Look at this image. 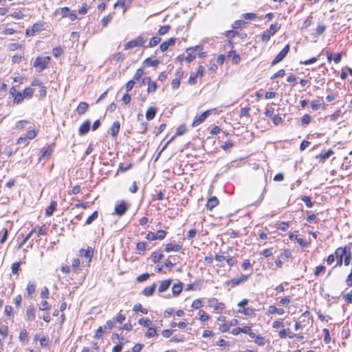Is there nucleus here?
<instances>
[{"instance_id": "36", "label": "nucleus", "mask_w": 352, "mask_h": 352, "mask_svg": "<svg viewBox=\"0 0 352 352\" xmlns=\"http://www.w3.org/2000/svg\"><path fill=\"white\" fill-rule=\"evenodd\" d=\"M301 200L305 202L307 208H312L314 206L313 202L311 201V198L308 196L304 195L301 197Z\"/></svg>"}, {"instance_id": "35", "label": "nucleus", "mask_w": 352, "mask_h": 352, "mask_svg": "<svg viewBox=\"0 0 352 352\" xmlns=\"http://www.w3.org/2000/svg\"><path fill=\"white\" fill-rule=\"evenodd\" d=\"M239 312L241 314H243L245 316H252L254 314V310L251 307H246L242 309H239Z\"/></svg>"}, {"instance_id": "28", "label": "nucleus", "mask_w": 352, "mask_h": 352, "mask_svg": "<svg viewBox=\"0 0 352 352\" xmlns=\"http://www.w3.org/2000/svg\"><path fill=\"white\" fill-rule=\"evenodd\" d=\"M159 64L160 61L158 60H152L151 58H147L144 61V65L147 67H157Z\"/></svg>"}, {"instance_id": "45", "label": "nucleus", "mask_w": 352, "mask_h": 352, "mask_svg": "<svg viewBox=\"0 0 352 352\" xmlns=\"http://www.w3.org/2000/svg\"><path fill=\"white\" fill-rule=\"evenodd\" d=\"M43 28V24L41 23H35L31 28L32 31L34 33L41 31Z\"/></svg>"}, {"instance_id": "48", "label": "nucleus", "mask_w": 352, "mask_h": 352, "mask_svg": "<svg viewBox=\"0 0 352 352\" xmlns=\"http://www.w3.org/2000/svg\"><path fill=\"white\" fill-rule=\"evenodd\" d=\"M186 131V126L184 124H181L177 128L175 135H182Z\"/></svg>"}, {"instance_id": "40", "label": "nucleus", "mask_w": 352, "mask_h": 352, "mask_svg": "<svg viewBox=\"0 0 352 352\" xmlns=\"http://www.w3.org/2000/svg\"><path fill=\"white\" fill-rule=\"evenodd\" d=\"M22 93L24 95V98H30L33 96L34 90L31 87H27Z\"/></svg>"}, {"instance_id": "32", "label": "nucleus", "mask_w": 352, "mask_h": 352, "mask_svg": "<svg viewBox=\"0 0 352 352\" xmlns=\"http://www.w3.org/2000/svg\"><path fill=\"white\" fill-rule=\"evenodd\" d=\"M98 217V212H94L86 220L85 225H90Z\"/></svg>"}, {"instance_id": "63", "label": "nucleus", "mask_w": 352, "mask_h": 352, "mask_svg": "<svg viewBox=\"0 0 352 352\" xmlns=\"http://www.w3.org/2000/svg\"><path fill=\"white\" fill-rule=\"evenodd\" d=\"M243 17L245 20H254L256 18V15L254 13H245L243 14Z\"/></svg>"}, {"instance_id": "17", "label": "nucleus", "mask_w": 352, "mask_h": 352, "mask_svg": "<svg viewBox=\"0 0 352 352\" xmlns=\"http://www.w3.org/2000/svg\"><path fill=\"white\" fill-rule=\"evenodd\" d=\"M171 283V279H167L162 281L159 286L158 292L160 293L166 292L169 288Z\"/></svg>"}, {"instance_id": "58", "label": "nucleus", "mask_w": 352, "mask_h": 352, "mask_svg": "<svg viewBox=\"0 0 352 352\" xmlns=\"http://www.w3.org/2000/svg\"><path fill=\"white\" fill-rule=\"evenodd\" d=\"M311 19H312L311 16H309V17H307L306 19V20L304 21L301 29H307L308 27H309L312 23Z\"/></svg>"}, {"instance_id": "26", "label": "nucleus", "mask_w": 352, "mask_h": 352, "mask_svg": "<svg viewBox=\"0 0 352 352\" xmlns=\"http://www.w3.org/2000/svg\"><path fill=\"white\" fill-rule=\"evenodd\" d=\"M232 58V61L234 64H237L239 63L241 58L239 54H236L234 50H230L228 53V58Z\"/></svg>"}, {"instance_id": "7", "label": "nucleus", "mask_w": 352, "mask_h": 352, "mask_svg": "<svg viewBox=\"0 0 352 352\" xmlns=\"http://www.w3.org/2000/svg\"><path fill=\"white\" fill-rule=\"evenodd\" d=\"M249 276L248 275H241L239 278H232L231 280H227L225 284L227 285H230L231 287H234L240 284L245 283L248 279Z\"/></svg>"}, {"instance_id": "29", "label": "nucleus", "mask_w": 352, "mask_h": 352, "mask_svg": "<svg viewBox=\"0 0 352 352\" xmlns=\"http://www.w3.org/2000/svg\"><path fill=\"white\" fill-rule=\"evenodd\" d=\"M36 284L32 282H29L26 287V291L28 297H32V295L35 292Z\"/></svg>"}, {"instance_id": "2", "label": "nucleus", "mask_w": 352, "mask_h": 352, "mask_svg": "<svg viewBox=\"0 0 352 352\" xmlns=\"http://www.w3.org/2000/svg\"><path fill=\"white\" fill-rule=\"evenodd\" d=\"M50 60V56H38L34 62V67L36 68L38 72H41L47 67Z\"/></svg>"}, {"instance_id": "42", "label": "nucleus", "mask_w": 352, "mask_h": 352, "mask_svg": "<svg viewBox=\"0 0 352 352\" xmlns=\"http://www.w3.org/2000/svg\"><path fill=\"white\" fill-rule=\"evenodd\" d=\"M325 29L326 26L324 25H319L316 30V33L314 34V36L317 37L319 35L322 34L325 31Z\"/></svg>"}, {"instance_id": "1", "label": "nucleus", "mask_w": 352, "mask_h": 352, "mask_svg": "<svg viewBox=\"0 0 352 352\" xmlns=\"http://www.w3.org/2000/svg\"><path fill=\"white\" fill-rule=\"evenodd\" d=\"M143 74L144 70L142 68H139L136 70L134 74V79L137 81L138 86L142 87L143 85L147 83V92L148 94L155 92L157 88V82L155 81H152L150 76H146L144 78V80H140V78L142 76Z\"/></svg>"}, {"instance_id": "33", "label": "nucleus", "mask_w": 352, "mask_h": 352, "mask_svg": "<svg viewBox=\"0 0 352 352\" xmlns=\"http://www.w3.org/2000/svg\"><path fill=\"white\" fill-rule=\"evenodd\" d=\"M146 243L144 241H140L137 243V250L138 251L139 254H144L145 250H146Z\"/></svg>"}, {"instance_id": "8", "label": "nucleus", "mask_w": 352, "mask_h": 352, "mask_svg": "<svg viewBox=\"0 0 352 352\" xmlns=\"http://www.w3.org/2000/svg\"><path fill=\"white\" fill-rule=\"evenodd\" d=\"M208 302L210 307L214 308L218 312L222 311L225 308V305L222 302H219L218 300L215 298L209 299Z\"/></svg>"}, {"instance_id": "49", "label": "nucleus", "mask_w": 352, "mask_h": 352, "mask_svg": "<svg viewBox=\"0 0 352 352\" xmlns=\"http://www.w3.org/2000/svg\"><path fill=\"white\" fill-rule=\"evenodd\" d=\"M311 122V116L309 114H305L301 118V123L302 125H307Z\"/></svg>"}, {"instance_id": "50", "label": "nucleus", "mask_w": 352, "mask_h": 352, "mask_svg": "<svg viewBox=\"0 0 352 352\" xmlns=\"http://www.w3.org/2000/svg\"><path fill=\"white\" fill-rule=\"evenodd\" d=\"M198 314L199 316V319L203 322L206 321L209 319L208 314L203 310L199 311Z\"/></svg>"}, {"instance_id": "12", "label": "nucleus", "mask_w": 352, "mask_h": 352, "mask_svg": "<svg viewBox=\"0 0 352 352\" xmlns=\"http://www.w3.org/2000/svg\"><path fill=\"white\" fill-rule=\"evenodd\" d=\"M343 249L346 250V253L344 255V264L348 266L351 263V247L350 245H345Z\"/></svg>"}, {"instance_id": "56", "label": "nucleus", "mask_w": 352, "mask_h": 352, "mask_svg": "<svg viewBox=\"0 0 352 352\" xmlns=\"http://www.w3.org/2000/svg\"><path fill=\"white\" fill-rule=\"evenodd\" d=\"M271 34L268 32L265 31L261 35V41L264 43H267L270 41Z\"/></svg>"}, {"instance_id": "38", "label": "nucleus", "mask_w": 352, "mask_h": 352, "mask_svg": "<svg viewBox=\"0 0 352 352\" xmlns=\"http://www.w3.org/2000/svg\"><path fill=\"white\" fill-rule=\"evenodd\" d=\"M138 323L145 327H149L151 325L152 322L149 319L142 318L139 320Z\"/></svg>"}, {"instance_id": "6", "label": "nucleus", "mask_w": 352, "mask_h": 352, "mask_svg": "<svg viewBox=\"0 0 352 352\" xmlns=\"http://www.w3.org/2000/svg\"><path fill=\"white\" fill-rule=\"evenodd\" d=\"M289 51V45H286L284 48L278 54V55L274 58L272 62L271 63L272 66H274L280 61H282Z\"/></svg>"}, {"instance_id": "20", "label": "nucleus", "mask_w": 352, "mask_h": 352, "mask_svg": "<svg viewBox=\"0 0 352 352\" xmlns=\"http://www.w3.org/2000/svg\"><path fill=\"white\" fill-rule=\"evenodd\" d=\"M156 113H157V108H155L154 107H150L147 109L146 113V120H153L155 118Z\"/></svg>"}, {"instance_id": "18", "label": "nucleus", "mask_w": 352, "mask_h": 352, "mask_svg": "<svg viewBox=\"0 0 352 352\" xmlns=\"http://www.w3.org/2000/svg\"><path fill=\"white\" fill-rule=\"evenodd\" d=\"M120 129V124L118 121H116L113 123L110 128V133L113 137H116L118 134Z\"/></svg>"}, {"instance_id": "11", "label": "nucleus", "mask_w": 352, "mask_h": 352, "mask_svg": "<svg viewBox=\"0 0 352 352\" xmlns=\"http://www.w3.org/2000/svg\"><path fill=\"white\" fill-rule=\"evenodd\" d=\"M25 316L28 321H34L35 320L36 314L34 305L31 304L28 307Z\"/></svg>"}, {"instance_id": "62", "label": "nucleus", "mask_w": 352, "mask_h": 352, "mask_svg": "<svg viewBox=\"0 0 352 352\" xmlns=\"http://www.w3.org/2000/svg\"><path fill=\"white\" fill-rule=\"evenodd\" d=\"M155 234L158 240H162L165 238L166 232L163 230H159Z\"/></svg>"}, {"instance_id": "41", "label": "nucleus", "mask_w": 352, "mask_h": 352, "mask_svg": "<svg viewBox=\"0 0 352 352\" xmlns=\"http://www.w3.org/2000/svg\"><path fill=\"white\" fill-rule=\"evenodd\" d=\"M24 95L22 92H18L14 96V102L16 104L21 103L24 99Z\"/></svg>"}, {"instance_id": "3", "label": "nucleus", "mask_w": 352, "mask_h": 352, "mask_svg": "<svg viewBox=\"0 0 352 352\" xmlns=\"http://www.w3.org/2000/svg\"><path fill=\"white\" fill-rule=\"evenodd\" d=\"M147 38L142 35L138 36L135 39L127 42L124 45V50H129L135 47H142L146 42Z\"/></svg>"}, {"instance_id": "23", "label": "nucleus", "mask_w": 352, "mask_h": 352, "mask_svg": "<svg viewBox=\"0 0 352 352\" xmlns=\"http://www.w3.org/2000/svg\"><path fill=\"white\" fill-rule=\"evenodd\" d=\"M182 291V283L179 282V283H175L173 285L172 295L173 296H178L179 294H180Z\"/></svg>"}, {"instance_id": "25", "label": "nucleus", "mask_w": 352, "mask_h": 352, "mask_svg": "<svg viewBox=\"0 0 352 352\" xmlns=\"http://www.w3.org/2000/svg\"><path fill=\"white\" fill-rule=\"evenodd\" d=\"M57 206V203L55 201H52L50 206L47 208L45 210V215L47 217L52 216L54 213V210H56Z\"/></svg>"}, {"instance_id": "39", "label": "nucleus", "mask_w": 352, "mask_h": 352, "mask_svg": "<svg viewBox=\"0 0 352 352\" xmlns=\"http://www.w3.org/2000/svg\"><path fill=\"white\" fill-rule=\"evenodd\" d=\"M161 41V38L159 36H153L149 42L148 46L149 47H153L156 46Z\"/></svg>"}, {"instance_id": "9", "label": "nucleus", "mask_w": 352, "mask_h": 352, "mask_svg": "<svg viewBox=\"0 0 352 352\" xmlns=\"http://www.w3.org/2000/svg\"><path fill=\"white\" fill-rule=\"evenodd\" d=\"M345 253H346V250L343 249L342 247H340L336 249L335 254L337 257V263H336V266L341 267L342 265L343 258H344V255L345 254Z\"/></svg>"}, {"instance_id": "24", "label": "nucleus", "mask_w": 352, "mask_h": 352, "mask_svg": "<svg viewBox=\"0 0 352 352\" xmlns=\"http://www.w3.org/2000/svg\"><path fill=\"white\" fill-rule=\"evenodd\" d=\"M156 287V284L153 283L152 285L149 287H145L142 291V294L145 296H151L153 294L155 289Z\"/></svg>"}, {"instance_id": "13", "label": "nucleus", "mask_w": 352, "mask_h": 352, "mask_svg": "<svg viewBox=\"0 0 352 352\" xmlns=\"http://www.w3.org/2000/svg\"><path fill=\"white\" fill-rule=\"evenodd\" d=\"M91 123L89 120L84 122L78 129V134L80 135H84L87 134L90 129Z\"/></svg>"}, {"instance_id": "57", "label": "nucleus", "mask_w": 352, "mask_h": 352, "mask_svg": "<svg viewBox=\"0 0 352 352\" xmlns=\"http://www.w3.org/2000/svg\"><path fill=\"white\" fill-rule=\"evenodd\" d=\"M150 275L148 273L142 274L137 277V281L142 283L146 280L149 278Z\"/></svg>"}, {"instance_id": "55", "label": "nucleus", "mask_w": 352, "mask_h": 352, "mask_svg": "<svg viewBox=\"0 0 352 352\" xmlns=\"http://www.w3.org/2000/svg\"><path fill=\"white\" fill-rule=\"evenodd\" d=\"M245 23V22L243 20H237L234 22L232 25V28L233 29H238L241 28L242 25H243Z\"/></svg>"}, {"instance_id": "44", "label": "nucleus", "mask_w": 352, "mask_h": 352, "mask_svg": "<svg viewBox=\"0 0 352 352\" xmlns=\"http://www.w3.org/2000/svg\"><path fill=\"white\" fill-rule=\"evenodd\" d=\"M135 84H137V81L134 78L129 80L126 84V91L127 92L130 91Z\"/></svg>"}, {"instance_id": "16", "label": "nucleus", "mask_w": 352, "mask_h": 352, "mask_svg": "<svg viewBox=\"0 0 352 352\" xmlns=\"http://www.w3.org/2000/svg\"><path fill=\"white\" fill-rule=\"evenodd\" d=\"M88 108H89L88 103H87L85 102H80L76 108V111H77L78 114L83 115L86 113Z\"/></svg>"}, {"instance_id": "61", "label": "nucleus", "mask_w": 352, "mask_h": 352, "mask_svg": "<svg viewBox=\"0 0 352 352\" xmlns=\"http://www.w3.org/2000/svg\"><path fill=\"white\" fill-rule=\"evenodd\" d=\"M202 307V302L199 299H196L192 302V307L195 309H198Z\"/></svg>"}, {"instance_id": "30", "label": "nucleus", "mask_w": 352, "mask_h": 352, "mask_svg": "<svg viewBox=\"0 0 352 352\" xmlns=\"http://www.w3.org/2000/svg\"><path fill=\"white\" fill-rule=\"evenodd\" d=\"M194 52V48L189 47L186 50V53L188 54L187 56L185 57V60L188 63H190L193 60L195 56L192 54Z\"/></svg>"}, {"instance_id": "34", "label": "nucleus", "mask_w": 352, "mask_h": 352, "mask_svg": "<svg viewBox=\"0 0 352 352\" xmlns=\"http://www.w3.org/2000/svg\"><path fill=\"white\" fill-rule=\"evenodd\" d=\"M280 28V25H278V23H274V24H272L270 27V28L268 30H267L266 31L268 32V33H270L272 36L275 34L276 32L278 30V29Z\"/></svg>"}, {"instance_id": "21", "label": "nucleus", "mask_w": 352, "mask_h": 352, "mask_svg": "<svg viewBox=\"0 0 352 352\" xmlns=\"http://www.w3.org/2000/svg\"><path fill=\"white\" fill-rule=\"evenodd\" d=\"M130 6V0H118L116 3L114 4L113 7L116 8L117 7H121L124 8V12L129 8Z\"/></svg>"}, {"instance_id": "59", "label": "nucleus", "mask_w": 352, "mask_h": 352, "mask_svg": "<svg viewBox=\"0 0 352 352\" xmlns=\"http://www.w3.org/2000/svg\"><path fill=\"white\" fill-rule=\"evenodd\" d=\"M323 331H324V342L326 344H328L331 341L329 331V330L327 329H324L323 330Z\"/></svg>"}, {"instance_id": "19", "label": "nucleus", "mask_w": 352, "mask_h": 352, "mask_svg": "<svg viewBox=\"0 0 352 352\" xmlns=\"http://www.w3.org/2000/svg\"><path fill=\"white\" fill-rule=\"evenodd\" d=\"M182 249V245L173 244L171 243L166 244L165 251L170 252L171 251L179 252Z\"/></svg>"}, {"instance_id": "53", "label": "nucleus", "mask_w": 352, "mask_h": 352, "mask_svg": "<svg viewBox=\"0 0 352 352\" xmlns=\"http://www.w3.org/2000/svg\"><path fill=\"white\" fill-rule=\"evenodd\" d=\"M326 270V267L324 265H320L316 267L314 275L316 276H318L321 273L324 272Z\"/></svg>"}, {"instance_id": "51", "label": "nucleus", "mask_w": 352, "mask_h": 352, "mask_svg": "<svg viewBox=\"0 0 352 352\" xmlns=\"http://www.w3.org/2000/svg\"><path fill=\"white\" fill-rule=\"evenodd\" d=\"M170 26L169 25H166L164 26H162L159 30L158 33L160 35H164L168 32V31L170 30Z\"/></svg>"}, {"instance_id": "27", "label": "nucleus", "mask_w": 352, "mask_h": 352, "mask_svg": "<svg viewBox=\"0 0 352 352\" xmlns=\"http://www.w3.org/2000/svg\"><path fill=\"white\" fill-rule=\"evenodd\" d=\"M333 154V151L331 149H329L327 151L324 153H321L319 155H316V158L325 160L327 159H329Z\"/></svg>"}, {"instance_id": "47", "label": "nucleus", "mask_w": 352, "mask_h": 352, "mask_svg": "<svg viewBox=\"0 0 352 352\" xmlns=\"http://www.w3.org/2000/svg\"><path fill=\"white\" fill-rule=\"evenodd\" d=\"M170 327H178L179 329H184L186 328L187 327V324L186 322H179L178 323L175 322H173L171 324H170Z\"/></svg>"}, {"instance_id": "5", "label": "nucleus", "mask_w": 352, "mask_h": 352, "mask_svg": "<svg viewBox=\"0 0 352 352\" xmlns=\"http://www.w3.org/2000/svg\"><path fill=\"white\" fill-rule=\"evenodd\" d=\"M214 110V109H209L202 113L200 116H197L192 123V126L193 127H195L201 124L208 118V116L210 115L211 113Z\"/></svg>"}, {"instance_id": "46", "label": "nucleus", "mask_w": 352, "mask_h": 352, "mask_svg": "<svg viewBox=\"0 0 352 352\" xmlns=\"http://www.w3.org/2000/svg\"><path fill=\"white\" fill-rule=\"evenodd\" d=\"M20 270V263L16 262L12 264L11 266V270L12 273L14 274H17L19 273V271Z\"/></svg>"}, {"instance_id": "22", "label": "nucleus", "mask_w": 352, "mask_h": 352, "mask_svg": "<svg viewBox=\"0 0 352 352\" xmlns=\"http://www.w3.org/2000/svg\"><path fill=\"white\" fill-rule=\"evenodd\" d=\"M267 312L270 314H277L278 315H283L285 313V311L283 308H278L274 305H271L269 307Z\"/></svg>"}, {"instance_id": "14", "label": "nucleus", "mask_w": 352, "mask_h": 352, "mask_svg": "<svg viewBox=\"0 0 352 352\" xmlns=\"http://www.w3.org/2000/svg\"><path fill=\"white\" fill-rule=\"evenodd\" d=\"M175 43V38H170L168 40L164 41L160 45V49L162 52H166L168 50L170 46L174 45Z\"/></svg>"}, {"instance_id": "31", "label": "nucleus", "mask_w": 352, "mask_h": 352, "mask_svg": "<svg viewBox=\"0 0 352 352\" xmlns=\"http://www.w3.org/2000/svg\"><path fill=\"white\" fill-rule=\"evenodd\" d=\"M164 255L162 252H154L152 253L151 258L153 263H157L163 258Z\"/></svg>"}, {"instance_id": "60", "label": "nucleus", "mask_w": 352, "mask_h": 352, "mask_svg": "<svg viewBox=\"0 0 352 352\" xmlns=\"http://www.w3.org/2000/svg\"><path fill=\"white\" fill-rule=\"evenodd\" d=\"M285 75V71L284 69H280L276 73H275L272 77L271 79H274L276 78H282Z\"/></svg>"}, {"instance_id": "43", "label": "nucleus", "mask_w": 352, "mask_h": 352, "mask_svg": "<svg viewBox=\"0 0 352 352\" xmlns=\"http://www.w3.org/2000/svg\"><path fill=\"white\" fill-rule=\"evenodd\" d=\"M19 340L24 342L28 340V334L26 329H23L19 335Z\"/></svg>"}, {"instance_id": "10", "label": "nucleus", "mask_w": 352, "mask_h": 352, "mask_svg": "<svg viewBox=\"0 0 352 352\" xmlns=\"http://www.w3.org/2000/svg\"><path fill=\"white\" fill-rule=\"evenodd\" d=\"M94 251L92 249L84 250L81 249L80 251V256L86 259V262L89 263L93 257Z\"/></svg>"}, {"instance_id": "37", "label": "nucleus", "mask_w": 352, "mask_h": 352, "mask_svg": "<svg viewBox=\"0 0 352 352\" xmlns=\"http://www.w3.org/2000/svg\"><path fill=\"white\" fill-rule=\"evenodd\" d=\"M133 311L137 312V311H141L142 313L144 314H146L148 313V310L146 308H143L142 307V305L140 304V303H137L134 305L133 307Z\"/></svg>"}, {"instance_id": "64", "label": "nucleus", "mask_w": 352, "mask_h": 352, "mask_svg": "<svg viewBox=\"0 0 352 352\" xmlns=\"http://www.w3.org/2000/svg\"><path fill=\"white\" fill-rule=\"evenodd\" d=\"M52 52L53 55L57 58L59 57L63 53V50L60 47H55L53 49Z\"/></svg>"}, {"instance_id": "52", "label": "nucleus", "mask_w": 352, "mask_h": 352, "mask_svg": "<svg viewBox=\"0 0 352 352\" xmlns=\"http://www.w3.org/2000/svg\"><path fill=\"white\" fill-rule=\"evenodd\" d=\"M70 12L71 10L68 7L62 8L59 11L60 14H61L63 17H67Z\"/></svg>"}, {"instance_id": "54", "label": "nucleus", "mask_w": 352, "mask_h": 352, "mask_svg": "<svg viewBox=\"0 0 352 352\" xmlns=\"http://www.w3.org/2000/svg\"><path fill=\"white\" fill-rule=\"evenodd\" d=\"M111 19H112V16L110 14L104 16L101 20L102 26L106 27Z\"/></svg>"}, {"instance_id": "15", "label": "nucleus", "mask_w": 352, "mask_h": 352, "mask_svg": "<svg viewBox=\"0 0 352 352\" xmlns=\"http://www.w3.org/2000/svg\"><path fill=\"white\" fill-rule=\"evenodd\" d=\"M218 204H219V199L214 196L212 197L207 201L206 208L209 210H212Z\"/></svg>"}, {"instance_id": "4", "label": "nucleus", "mask_w": 352, "mask_h": 352, "mask_svg": "<svg viewBox=\"0 0 352 352\" xmlns=\"http://www.w3.org/2000/svg\"><path fill=\"white\" fill-rule=\"evenodd\" d=\"M128 208L129 206L126 204L125 201L122 200L116 205L113 214L119 217H122L126 213Z\"/></svg>"}]
</instances>
